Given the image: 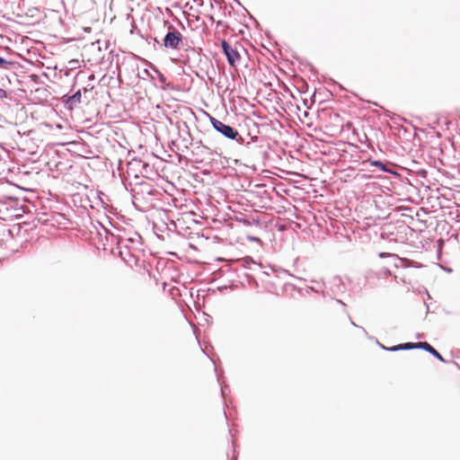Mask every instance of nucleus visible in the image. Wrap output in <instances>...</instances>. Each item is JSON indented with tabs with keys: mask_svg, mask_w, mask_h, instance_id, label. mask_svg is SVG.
<instances>
[{
	"mask_svg": "<svg viewBox=\"0 0 460 460\" xmlns=\"http://www.w3.org/2000/svg\"><path fill=\"white\" fill-rule=\"evenodd\" d=\"M117 249L125 262L128 264L136 263L139 253L144 251L142 237L137 233H134L131 236L122 235Z\"/></svg>",
	"mask_w": 460,
	"mask_h": 460,
	"instance_id": "2",
	"label": "nucleus"
},
{
	"mask_svg": "<svg viewBox=\"0 0 460 460\" xmlns=\"http://www.w3.org/2000/svg\"><path fill=\"white\" fill-rule=\"evenodd\" d=\"M7 97V92L4 88L0 87V100L6 99Z\"/></svg>",
	"mask_w": 460,
	"mask_h": 460,
	"instance_id": "17",
	"label": "nucleus"
},
{
	"mask_svg": "<svg viewBox=\"0 0 460 460\" xmlns=\"http://www.w3.org/2000/svg\"><path fill=\"white\" fill-rule=\"evenodd\" d=\"M102 228H103V231L105 233V239H106V241L108 243H110L111 245H116L118 247L119 241H120V238H121L122 235L119 234H115L114 232H112L110 229H107L103 226H102Z\"/></svg>",
	"mask_w": 460,
	"mask_h": 460,
	"instance_id": "11",
	"label": "nucleus"
},
{
	"mask_svg": "<svg viewBox=\"0 0 460 460\" xmlns=\"http://www.w3.org/2000/svg\"><path fill=\"white\" fill-rule=\"evenodd\" d=\"M192 146H206L205 145H203L202 141L201 140H198V141H195L194 143H192Z\"/></svg>",
	"mask_w": 460,
	"mask_h": 460,
	"instance_id": "20",
	"label": "nucleus"
},
{
	"mask_svg": "<svg viewBox=\"0 0 460 460\" xmlns=\"http://www.w3.org/2000/svg\"><path fill=\"white\" fill-rule=\"evenodd\" d=\"M144 73L145 75H146L147 76H149L152 80L155 79L154 75L149 72L148 69H144Z\"/></svg>",
	"mask_w": 460,
	"mask_h": 460,
	"instance_id": "21",
	"label": "nucleus"
},
{
	"mask_svg": "<svg viewBox=\"0 0 460 460\" xmlns=\"http://www.w3.org/2000/svg\"><path fill=\"white\" fill-rule=\"evenodd\" d=\"M248 239L252 242H257V243L261 242V239L259 237H255V236H248Z\"/></svg>",
	"mask_w": 460,
	"mask_h": 460,
	"instance_id": "22",
	"label": "nucleus"
},
{
	"mask_svg": "<svg viewBox=\"0 0 460 460\" xmlns=\"http://www.w3.org/2000/svg\"><path fill=\"white\" fill-rule=\"evenodd\" d=\"M383 272H384L385 276H387V275L391 274V271L389 270H387V269L384 270Z\"/></svg>",
	"mask_w": 460,
	"mask_h": 460,
	"instance_id": "25",
	"label": "nucleus"
},
{
	"mask_svg": "<svg viewBox=\"0 0 460 460\" xmlns=\"http://www.w3.org/2000/svg\"><path fill=\"white\" fill-rule=\"evenodd\" d=\"M132 203L134 207L143 211L142 205H149L154 197L159 194V191L148 182H141L132 190Z\"/></svg>",
	"mask_w": 460,
	"mask_h": 460,
	"instance_id": "3",
	"label": "nucleus"
},
{
	"mask_svg": "<svg viewBox=\"0 0 460 460\" xmlns=\"http://www.w3.org/2000/svg\"><path fill=\"white\" fill-rule=\"evenodd\" d=\"M81 102L82 93L80 89L71 95L65 94L62 97V102L69 110H73L77 104L81 103Z\"/></svg>",
	"mask_w": 460,
	"mask_h": 460,
	"instance_id": "7",
	"label": "nucleus"
},
{
	"mask_svg": "<svg viewBox=\"0 0 460 460\" xmlns=\"http://www.w3.org/2000/svg\"><path fill=\"white\" fill-rule=\"evenodd\" d=\"M217 26H221V25H222V22H221V21H218V22H217Z\"/></svg>",
	"mask_w": 460,
	"mask_h": 460,
	"instance_id": "29",
	"label": "nucleus"
},
{
	"mask_svg": "<svg viewBox=\"0 0 460 460\" xmlns=\"http://www.w3.org/2000/svg\"><path fill=\"white\" fill-rule=\"evenodd\" d=\"M398 350L419 349V342H405L397 345Z\"/></svg>",
	"mask_w": 460,
	"mask_h": 460,
	"instance_id": "14",
	"label": "nucleus"
},
{
	"mask_svg": "<svg viewBox=\"0 0 460 460\" xmlns=\"http://www.w3.org/2000/svg\"><path fill=\"white\" fill-rule=\"evenodd\" d=\"M149 68L156 75L159 82L162 84L161 88L163 90L172 89L171 84L166 83V77L161 71L153 64H149Z\"/></svg>",
	"mask_w": 460,
	"mask_h": 460,
	"instance_id": "10",
	"label": "nucleus"
},
{
	"mask_svg": "<svg viewBox=\"0 0 460 460\" xmlns=\"http://www.w3.org/2000/svg\"><path fill=\"white\" fill-rule=\"evenodd\" d=\"M337 302H338V303H341L343 306H345V305H346L343 302H341V300H339V299L337 300Z\"/></svg>",
	"mask_w": 460,
	"mask_h": 460,
	"instance_id": "28",
	"label": "nucleus"
},
{
	"mask_svg": "<svg viewBox=\"0 0 460 460\" xmlns=\"http://www.w3.org/2000/svg\"><path fill=\"white\" fill-rule=\"evenodd\" d=\"M386 350L392 351V352L398 351L397 345L389 347V348H387Z\"/></svg>",
	"mask_w": 460,
	"mask_h": 460,
	"instance_id": "23",
	"label": "nucleus"
},
{
	"mask_svg": "<svg viewBox=\"0 0 460 460\" xmlns=\"http://www.w3.org/2000/svg\"><path fill=\"white\" fill-rule=\"evenodd\" d=\"M206 115L208 118L211 126L217 132L221 134L226 139L234 140L239 145H245L244 138L239 134L236 128L230 125L225 124L224 122L213 117L208 112H206ZM249 145H251V142L246 143V146Z\"/></svg>",
	"mask_w": 460,
	"mask_h": 460,
	"instance_id": "4",
	"label": "nucleus"
},
{
	"mask_svg": "<svg viewBox=\"0 0 460 460\" xmlns=\"http://www.w3.org/2000/svg\"><path fill=\"white\" fill-rule=\"evenodd\" d=\"M350 323H351L353 326H355V327H357V328L360 329V330L362 331V332H363L366 336L367 335V331H366L363 327L357 325V324H356V323H355L351 319H350Z\"/></svg>",
	"mask_w": 460,
	"mask_h": 460,
	"instance_id": "19",
	"label": "nucleus"
},
{
	"mask_svg": "<svg viewBox=\"0 0 460 460\" xmlns=\"http://www.w3.org/2000/svg\"><path fill=\"white\" fill-rule=\"evenodd\" d=\"M172 29V26H170ZM182 35L177 30H169L163 40V45L165 49H180L182 45Z\"/></svg>",
	"mask_w": 460,
	"mask_h": 460,
	"instance_id": "5",
	"label": "nucleus"
},
{
	"mask_svg": "<svg viewBox=\"0 0 460 460\" xmlns=\"http://www.w3.org/2000/svg\"><path fill=\"white\" fill-rule=\"evenodd\" d=\"M238 221L243 223L245 226L252 225L251 219L247 217L239 218Z\"/></svg>",
	"mask_w": 460,
	"mask_h": 460,
	"instance_id": "18",
	"label": "nucleus"
},
{
	"mask_svg": "<svg viewBox=\"0 0 460 460\" xmlns=\"http://www.w3.org/2000/svg\"><path fill=\"white\" fill-rule=\"evenodd\" d=\"M380 257L384 258V257H390V256H394L393 254H389V253H385V252H381L379 254Z\"/></svg>",
	"mask_w": 460,
	"mask_h": 460,
	"instance_id": "24",
	"label": "nucleus"
},
{
	"mask_svg": "<svg viewBox=\"0 0 460 460\" xmlns=\"http://www.w3.org/2000/svg\"><path fill=\"white\" fill-rule=\"evenodd\" d=\"M368 162L372 166L377 167L384 172H387L390 174H396V172L394 169L390 168L387 164H385L380 160L369 159Z\"/></svg>",
	"mask_w": 460,
	"mask_h": 460,
	"instance_id": "12",
	"label": "nucleus"
},
{
	"mask_svg": "<svg viewBox=\"0 0 460 460\" xmlns=\"http://www.w3.org/2000/svg\"><path fill=\"white\" fill-rule=\"evenodd\" d=\"M221 49L229 66H235V64L241 59L239 52L226 40H221Z\"/></svg>",
	"mask_w": 460,
	"mask_h": 460,
	"instance_id": "6",
	"label": "nucleus"
},
{
	"mask_svg": "<svg viewBox=\"0 0 460 460\" xmlns=\"http://www.w3.org/2000/svg\"><path fill=\"white\" fill-rule=\"evenodd\" d=\"M244 261L245 263H252L260 269L258 279L262 283L264 289L269 293L278 294L279 287L282 284H286L284 279L286 277L289 276L288 270L277 269L273 266H268L264 270H261V266L257 265L252 257L249 256L244 259Z\"/></svg>",
	"mask_w": 460,
	"mask_h": 460,
	"instance_id": "1",
	"label": "nucleus"
},
{
	"mask_svg": "<svg viewBox=\"0 0 460 460\" xmlns=\"http://www.w3.org/2000/svg\"><path fill=\"white\" fill-rule=\"evenodd\" d=\"M191 154L195 157V163H202L208 155L212 154V151L208 146H194L191 150Z\"/></svg>",
	"mask_w": 460,
	"mask_h": 460,
	"instance_id": "8",
	"label": "nucleus"
},
{
	"mask_svg": "<svg viewBox=\"0 0 460 460\" xmlns=\"http://www.w3.org/2000/svg\"><path fill=\"white\" fill-rule=\"evenodd\" d=\"M209 19H210L211 21H213V22H214V18H213V16H211V15H210V16H209Z\"/></svg>",
	"mask_w": 460,
	"mask_h": 460,
	"instance_id": "30",
	"label": "nucleus"
},
{
	"mask_svg": "<svg viewBox=\"0 0 460 460\" xmlns=\"http://www.w3.org/2000/svg\"><path fill=\"white\" fill-rule=\"evenodd\" d=\"M15 62L12 60H8L0 56V70L9 71L14 68Z\"/></svg>",
	"mask_w": 460,
	"mask_h": 460,
	"instance_id": "13",
	"label": "nucleus"
},
{
	"mask_svg": "<svg viewBox=\"0 0 460 460\" xmlns=\"http://www.w3.org/2000/svg\"><path fill=\"white\" fill-rule=\"evenodd\" d=\"M312 282L316 283L318 285V287H316V288L315 287H306L305 291L307 293H309V292L320 293L321 288H322L320 283L317 282L316 280H312Z\"/></svg>",
	"mask_w": 460,
	"mask_h": 460,
	"instance_id": "15",
	"label": "nucleus"
},
{
	"mask_svg": "<svg viewBox=\"0 0 460 460\" xmlns=\"http://www.w3.org/2000/svg\"><path fill=\"white\" fill-rule=\"evenodd\" d=\"M146 41H147L148 44H152L155 49H156V46H160L161 47L160 41L155 37L149 36V37L146 38Z\"/></svg>",
	"mask_w": 460,
	"mask_h": 460,
	"instance_id": "16",
	"label": "nucleus"
},
{
	"mask_svg": "<svg viewBox=\"0 0 460 460\" xmlns=\"http://www.w3.org/2000/svg\"><path fill=\"white\" fill-rule=\"evenodd\" d=\"M419 349L429 352L441 362H447L443 356L427 341H420Z\"/></svg>",
	"mask_w": 460,
	"mask_h": 460,
	"instance_id": "9",
	"label": "nucleus"
},
{
	"mask_svg": "<svg viewBox=\"0 0 460 460\" xmlns=\"http://www.w3.org/2000/svg\"><path fill=\"white\" fill-rule=\"evenodd\" d=\"M221 394H222V396H225V390L223 387H221Z\"/></svg>",
	"mask_w": 460,
	"mask_h": 460,
	"instance_id": "27",
	"label": "nucleus"
},
{
	"mask_svg": "<svg viewBox=\"0 0 460 460\" xmlns=\"http://www.w3.org/2000/svg\"><path fill=\"white\" fill-rule=\"evenodd\" d=\"M377 344L379 345V347H380L382 349H385V350H386V349H387V347H385V345H383V344L379 343L378 341H377Z\"/></svg>",
	"mask_w": 460,
	"mask_h": 460,
	"instance_id": "26",
	"label": "nucleus"
}]
</instances>
